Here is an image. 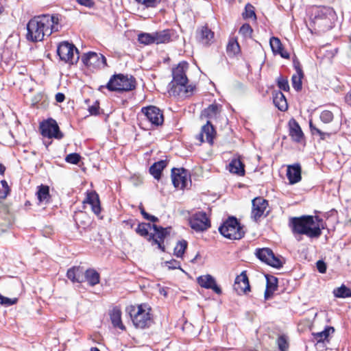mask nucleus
I'll list each match as a JSON object with an SVG mask.
<instances>
[{"label": "nucleus", "mask_w": 351, "mask_h": 351, "mask_svg": "<svg viewBox=\"0 0 351 351\" xmlns=\"http://www.w3.org/2000/svg\"><path fill=\"white\" fill-rule=\"evenodd\" d=\"M243 17L245 19H251L252 17L256 19L254 7L252 4H250V3L246 4V5L245 7V11H244V12H243Z\"/></svg>", "instance_id": "nucleus-44"}, {"label": "nucleus", "mask_w": 351, "mask_h": 351, "mask_svg": "<svg viewBox=\"0 0 351 351\" xmlns=\"http://www.w3.org/2000/svg\"><path fill=\"white\" fill-rule=\"evenodd\" d=\"M253 29L248 23L243 24L239 29V34L245 38H250L252 34Z\"/></svg>", "instance_id": "nucleus-47"}, {"label": "nucleus", "mask_w": 351, "mask_h": 351, "mask_svg": "<svg viewBox=\"0 0 351 351\" xmlns=\"http://www.w3.org/2000/svg\"><path fill=\"white\" fill-rule=\"evenodd\" d=\"M148 240L153 241V243L154 244H156L159 249H160L162 252H165V248L164 245L162 244L163 241H159L158 239H155V234H151Z\"/></svg>", "instance_id": "nucleus-55"}, {"label": "nucleus", "mask_w": 351, "mask_h": 351, "mask_svg": "<svg viewBox=\"0 0 351 351\" xmlns=\"http://www.w3.org/2000/svg\"><path fill=\"white\" fill-rule=\"evenodd\" d=\"M335 16V13L332 8L319 7L315 12L313 21L315 23L320 20V30L324 32L332 27Z\"/></svg>", "instance_id": "nucleus-6"}, {"label": "nucleus", "mask_w": 351, "mask_h": 351, "mask_svg": "<svg viewBox=\"0 0 351 351\" xmlns=\"http://www.w3.org/2000/svg\"><path fill=\"white\" fill-rule=\"evenodd\" d=\"M346 102L351 106V89L350 91L346 94L345 97Z\"/></svg>", "instance_id": "nucleus-62"}, {"label": "nucleus", "mask_w": 351, "mask_h": 351, "mask_svg": "<svg viewBox=\"0 0 351 351\" xmlns=\"http://www.w3.org/2000/svg\"><path fill=\"white\" fill-rule=\"evenodd\" d=\"M171 178L176 188L184 189L188 183L189 173L184 168H173L171 169Z\"/></svg>", "instance_id": "nucleus-14"}, {"label": "nucleus", "mask_w": 351, "mask_h": 351, "mask_svg": "<svg viewBox=\"0 0 351 351\" xmlns=\"http://www.w3.org/2000/svg\"><path fill=\"white\" fill-rule=\"evenodd\" d=\"M61 19L62 16L59 14H41L33 17L27 24V40L33 43L40 42L45 36L58 32Z\"/></svg>", "instance_id": "nucleus-1"}, {"label": "nucleus", "mask_w": 351, "mask_h": 351, "mask_svg": "<svg viewBox=\"0 0 351 351\" xmlns=\"http://www.w3.org/2000/svg\"><path fill=\"white\" fill-rule=\"evenodd\" d=\"M40 133L44 137L49 138H54L56 139H62L64 137L63 133L60 130V128L56 120L49 119L40 123Z\"/></svg>", "instance_id": "nucleus-9"}, {"label": "nucleus", "mask_w": 351, "mask_h": 351, "mask_svg": "<svg viewBox=\"0 0 351 351\" xmlns=\"http://www.w3.org/2000/svg\"><path fill=\"white\" fill-rule=\"evenodd\" d=\"M276 343H277L278 349L280 351H287L288 348H289V343H288L287 338L285 335H280L276 340Z\"/></svg>", "instance_id": "nucleus-40"}, {"label": "nucleus", "mask_w": 351, "mask_h": 351, "mask_svg": "<svg viewBox=\"0 0 351 351\" xmlns=\"http://www.w3.org/2000/svg\"><path fill=\"white\" fill-rule=\"evenodd\" d=\"M80 159H81V156L77 153L69 154L65 158V160L66 162L73 164V165L78 164Z\"/></svg>", "instance_id": "nucleus-49"}, {"label": "nucleus", "mask_w": 351, "mask_h": 351, "mask_svg": "<svg viewBox=\"0 0 351 351\" xmlns=\"http://www.w3.org/2000/svg\"><path fill=\"white\" fill-rule=\"evenodd\" d=\"M138 4L143 6L145 8H156L159 3V0H134Z\"/></svg>", "instance_id": "nucleus-45"}, {"label": "nucleus", "mask_w": 351, "mask_h": 351, "mask_svg": "<svg viewBox=\"0 0 351 351\" xmlns=\"http://www.w3.org/2000/svg\"><path fill=\"white\" fill-rule=\"evenodd\" d=\"M76 1L80 5L89 8H93L95 5V3L93 0H76Z\"/></svg>", "instance_id": "nucleus-59"}, {"label": "nucleus", "mask_w": 351, "mask_h": 351, "mask_svg": "<svg viewBox=\"0 0 351 351\" xmlns=\"http://www.w3.org/2000/svg\"><path fill=\"white\" fill-rule=\"evenodd\" d=\"M139 210H140L141 213V215H143V218L145 219L150 221L152 222H157V221H158V217L147 213L145 210V209H144V208H143V206L142 205L139 206Z\"/></svg>", "instance_id": "nucleus-52"}, {"label": "nucleus", "mask_w": 351, "mask_h": 351, "mask_svg": "<svg viewBox=\"0 0 351 351\" xmlns=\"http://www.w3.org/2000/svg\"><path fill=\"white\" fill-rule=\"evenodd\" d=\"M138 41L145 45L154 44V32L139 34L138 36Z\"/></svg>", "instance_id": "nucleus-39"}, {"label": "nucleus", "mask_w": 351, "mask_h": 351, "mask_svg": "<svg viewBox=\"0 0 351 351\" xmlns=\"http://www.w3.org/2000/svg\"><path fill=\"white\" fill-rule=\"evenodd\" d=\"M289 225L293 234H304L310 238H319L322 235V230L324 226H315L313 216L303 215L300 217L290 219Z\"/></svg>", "instance_id": "nucleus-2"}, {"label": "nucleus", "mask_w": 351, "mask_h": 351, "mask_svg": "<svg viewBox=\"0 0 351 351\" xmlns=\"http://www.w3.org/2000/svg\"><path fill=\"white\" fill-rule=\"evenodd\" d=\"M275 54H279L283 58L289 59L290 56L289 53L284 49V47H282V49L278 51Z\"/></svg>", "instance_id": "nucleus-60"}, {"label": "nucleus", "mask_w": 351, "mask_h": 351, "mask_svg": "<svg viewBox=\"0 0 351 351\" xmlns=\"http://www.w3.org/2000/svg\"><path fill=\"white\" fill-rule=\"evenodd\" d=\"M315 223L317 222V224H322L324 226V221L322 218L318 216L313 217Z\"/></svg>", "instance_id": "nucleus-63"}, {"label": "nucleus", "mask_w": 351, "mask_h": 351, "mask_svg": "<svg viewBox=\"0 0 351 351\" xmlns=\"http://www.w3.org/2000/svg\"><path fill=\"white\" fill-rule=\"evenodd\" d=\"M309 127H310L312 134H318L322 140H325L327 137H329L330 136V133L324 132L322 130H320L319 128H316V126L313 124L312 121H310Z\"/></svg>", "instance_id": "nucleus-43"}, {"label": "nucleus", "mask_w": 351, "mask_h": 351, "mask_svg": "<svg viewBox=\"0 0 351 351\" xmlns=\"http://www.w3.org/2000/svg\"><path fill=\"white\" fill-rule=\"evenodd\" d=\"M165 264L169 269H179L184 272V271L181 268L180 263L178 261L171 259L170 261H166Z\"/></svg>", "instance_id": "nucleus-53"}, {"label": "nucleus", "mask_w": 351, "mask_h": 351, "mask_svg": "<svg viewBox=\"0 0 351 351\" xmlns=\"http://www.w3.org/2000/svg\"><path fill=\"white\" fill-rule=\"evenodd\" d=\"M36 195L40 202L48 203L50 199L49 187L43 184L39 186Z\"/></svg>", "instance_id": "nucleus-34"}, {"label": "nucleus", "mask_w": 351, "mask_h": 351, "mask_svg": "<svg viewBox=\"0 0 351 351\" xmlns=\"http://www.w3.org/2000/svg\"><path fill=\"white\" fill-rule=\"evenodd\" d=\"M173 31L169 29H163L154 32V43L162 44L167 43L171 41Z\"/></svg>", "instance_id": "nucleus-26"}, {"label": "nucleus", "mask_w": 351, "mask_h": 351, "mask_svg": "<svg viewBox=\"0 0 351 351\" xmlns=\"http://www.w3.org/2000/svg\"><path fill=\"white\" fill-rule=\"evenodd\" d=\"M269 44L274 53H276L279 50H281L282 47H283L280 40L278 38L274 36L270 38Z\"/></svg>", "instance_id": "nucleus-41"}, {"label": "nucleus", "mask_w": 351, "mask_h": 351, "mask_svg": "<svg viewBox=\"0 0 351 351\" xmlns=\"http://www.w3.org/2000/svg\"><path fill=\"white\" fill-rule=\"evenodd\" d=\"M301 166L296 163L287 167V176L290 184H293L301 180Z\"/></svg>", "instance_id": "nucleus-22"}, {"label": "nucleus", "mask_w": 351, "mask_h": 351, "mask_svg": "<svg viewBox=\"0 0 351 351\" xmlns=\"http://www.w3.org/2000/svg\"><path fill=\"white\" fill-rule=\"evenodd\" d=\"M136 80L133 76L125 75L122 73L111 76L106 88L110 91L128 92L135 89Z\"/></svg>", "instance_id": "nucleus-4"}, {"label": "nucleus", "mask_w": 351, "mask_h": 351, "mask_svg": "<svg viewBox=\"0 0 351 351\" xmlns=\"http://www.w3.org/2000/svg\"><path fill=\"white\" fill-rule=\"evenodd\" d=\"M219 232L224 237L232 240L241 239L245 235L243 226L234 217H229L219 227Z\"/></svg>", "instance_id": "nucleus-5"}, {"label": "nucleus", "mask_w": 351, "mask_h": 351, "mask_svg": "<svg viewBox=\"0 0 351 351\" xmlns=\"http://www.w3.org/2000/svg\"><path fill=\"white\" fill-rule=\"evenodd\" d=\"M17 298H9L0 294V304L5 306H12L17 302Z\"/></svg>", "instance_id": "nucleus-51"}, {"label": "nucleus", "mask_w": 351, "mask_h": 351, "mask_svg": "<svg viewBox=\"0 0 351 351\" xmlns=\"http://www.w3.org/2000/svg\"><path fill=\"white\" fill-rule=\"evenodd\" d=\"M151 228H152V226L149 223H139L135 232L141 237H148L149 239L151 235L149 234V230Z\"/></svg>", "instance_id": "nucleus-37"}, {"label": "nucleus", "mask_w": 351, "mask_h": 351, "mask_svg": "<svg viewBox=\"0 0 351 351\" xmlns=\"http://www.w3.org/2000/svg\"><path fill=\"white\" fill-rule=\"evenodd\" d=\"M110 318L112 326L114 328H118L122 330L125 329V326L121 320V311L119 307H114L109 313Z\"/></svg>", "instance_id": "nucleus-25"}, {"label": "nucleus", "mask_w": 351, "mask_h": 351, "mask_svg": "<svg viewBox=\"0 0 351 351\" xmlns=\"http://www.w3.org/2000/svg\"><path fill=\"white\" fill-rule=\"evenodd\" d=\"M66 276L73 283L84 282V271L80 267H73L69 269Z\"/></svg>", "instance_id": "nucleus-27"}, {"label": "nucleus", "mask_w": 351, "mask_h": 351, "mask_svg": "<svg viewBox=\"0 0 351 351\" xmlns=\"http://www.w3.org/2000/svg\"><path fill=\"white\" fill-rule=\"evenodd\" d=\"M168 161L167 160H161L154 162L149 167V173L156 180H160L161 178L162 171L167 167Z\"/></svg>", "instance_id": "nucleus-28"}, {"label": "nucleus", "mask_w": 351, "mask_h": 351, "mask_svg": "<svg viewBox=\"0 0 351 351\" xmlns=\"http://www.w3.org/2000/svg\"><path fill=\"white\" fill-rule=\"evenodd\" d=\"M319 117L323 123H329L333 120L334 116L331 111L324 110L321 112Z\"/></svg>", "instance_id": "nucleus-48"}, {"label": "nucleus", "mask_w": 351, "mask_h": 351, "mask_svg": "<svg viewBox=\"0 0 351 351\" xmlns=\"http://www.w3.org/2000/svg\"><path fill=\"white\" fill-rule=\"evenodd\" d=\"M188 63L186 62L179 63L177 67L172 71L173 80L169 84L188 83V78L186 75Z\"/></svg>", "instance_id": "nucleus-17"}, {"label": "nucleus", "mask_w": 351, "mask_h": 351, "mask_svg": "<svg viewBox=\"0 0 351 351\" xmlns=\"http://www.w3.org/2000/svg\"><path fill=\"white\" fill-rule=\"evenodd\" d=\"M229 171L239 176L245 174L244 165L239 159L232 160L229 164Z\"/></svg>", "instance_id": "nucleus-33"}, {"label": "nucleus", "mask_w": 351, "mask_h": 351, "mask_svg": "<svg viewBox=\"0 0 351 351\" xmlns=\"http://www.w3.org/2000/svg\"><path fill=\"white\" fill-rule=\"evenodd\" d=\"M293 67L295 69L296 73H297L298 75H302V74H304L302 69L301 64H300L299 60L297 58H294L293 59Z\"/></svg>", "instance_id": "nucleus-56"}, {"label": "nucleus", "mask_w": 351, "mask_h": 351, "mask_svg": "<svg viewBox=\"0 0 351 351\" xmlns=\"http://www.w3.org/2000/svg\"><path fill=\"white\" fill-rule=\"evenodd\" d=\"M266 289L265 291V299L269 300L271 298L274 292L278 287V278L274 276L266 275Z\"/></svg>", "instance_id": "nucleus-24"}, {"label": "nucleus", "mask_w": 351, "mask_h": 351, "mask_svg": "<svg viewBox=\"0 0 351 351\" xmlns=\"http://www.w3.org/2000/svg\"><path fill=\"white\" fill-rule=\"evenodd\" d=\"M277 85L280 90L284 91L289 90V85L288 80L282 77H279L277 80Z\"/></svg>", "instance_id": "nucleus-50"}, {"label": "nucleus", "mask_w": 351, "mask_h": 351, "mask_svg": "<svg viewBox=\"0 0 351 351\" xmlns=\"http://www.w3.org/2000/svg\"><path fill=\"white\" fill-rule=\"evenodd\" d=\"M304 77V74L302 75H293L291 78L292 86L293 88L299 91L302 89V79Z\"/></svg>", "instance_id": "nucleus-42"}, {"label": "nucleus", "mask_w": 351, "mask_h": 351, "mask_svg": "<svg viewBox=\"0 0 351 351\" xmlns=\"http://www.w3.org/2000/svg\"><path fill=\"white\" fill-rule=\"evenodd\" d=\"M99 104L97 101H95L94 104L88 107V112L91 115H97L99 112Z\"/></svg>", "instance_id": "nucleus-54"}, {"label": "nucleus", "mask_w": 351, "mask_h": 351, "mask_svg": "<svg viewBox=\"0 0 351 351\" xmlns=\"http://www.w3.org/2000/svg\"><path fill=\"white\" fill-rule=\"evenodd\" d=\"M151 308L145 304L130 305L126 308L133 325L136 328H149L153 324V318L150 313Z\"/></svg>", "instance_id": "nucleus-3"}, {"label": "nucleus", "mask_w": 351, "mask_h": 351, "mask_svg": "<svg viewBox=\"0 0 351 351\" xmlns=\"http://www.w3.org/2000/svg\"><path fill=\"white\" fill-rule=\"evenodd\" d=\"M348 291H350V289L343 285L334 290V295L337 298H348Z\"/></svg>", "instance_id": "nucleus-46"}, {"label": "nucleus", "mask_w": 351, "mask_h": 351, "mask_svg": "<svg viewBox=\"0 0 351 351\" xmlns=\"http://www.w3.org/2000/svg\"><path fill=\"white\" fill-rule=\"evenodd\" d=\"M188 243L185 240L179 241L174 247V255L178 258H182L187 248Z\"/></svg>", "instance_id": "nucleus-38"}, {"label": "nucleus", "mask_w": 351, "mask_h": 351, "mask_svg": "<svg viewBox=\"0 0 351 351\" xmlns=\"http://www.w3.org/2000/svg\"><path fill=\"white\" fill-rule=\"evenodd\" d=\"M234 289L239 295L246 293L250 291V285L246 271H243L235 278Z\"/></svg>", "instance_id": "nucleus-18"}, {"label": "nucleus", "mask_w": 351, "mask_h": 351, "mask_svg": "<svg viewBox=\"0 0 351 351\" xmlns=\"http://www.w3.org/2000/svg\"><path fill=\"white\" fill-rule=\"evenodd\" d=\"M190 227L196 232H203L210 227V221L204 211H198L189 219Z\"/></svg>", "instance_id": "nucleus-10"}, {"label": "nucleus", "mask_w": 351, "mask_h": 351, "mask_svg": "<svg viewBox=\"0 0 351 351\" xmlns=\"http://www.w3.org/2000/svg\"><path fill=\"white\" fill-rule=\"evenodd\" d=\"M216 130L211 122L208 120L206 123L202 127L199 134L196 136V138L200 144L203 142H207L209 145H213Z\"/></svg>", "instance_id": "nucleus-13"}, {"label": "nucleus", "mask_w": 351, "mask_h": 351, "mask_svg": "<svg viewBox=\"0 0 351 351\" xmlns=\"http://www.w3.org/2000/svg\"><path fill=\"white\" fill-rule=\"evenodd\" d=\"M64 99H65V96L63 93H58L56 95V100L57 102L62 103L64 101Z\"/></svg>", "instance_id": "nucleus-61"}, {"label": "nucleus", "mask_w": 351, "mask_h": 351, "mask_svg": "<svg viewBox=\"0 0 351 351\" xmlns=\"http://www.w3.org/2000/svg\"><path fill=\"white\" fill-rule=\"evenodd\" d=\"M169 93L174 96H178L180 97H188L191 96L195 86L189 84L188 83H180L178 84H169Z\"/></svg>", "instance_id": "nucleus-15"}, {"label": "nucleus", "mask_w": 351, "mask_h": 351, "mask_svg": "<svg viewBox=\"0 0 351 351\" xmlns=\"http://www.w3.org/2000/svg\"><path fill=\"white\" fill-rule=\"evenodd\" d=\"M255 254L260 261L276 269L282 267L285 263L282 257L275 256L273 251L268 247L256 249Z\"/></svg>", "instance_id": "nucleus-8"}, {"label": "nucleus", "mask_w": 351, "mask_h": 351, "mask_svg": "<svg viewBox=\"0 0 351 351\" xmlns=\"http://www.w3.org/2000/svg\"><path fill=\"white\" fill-rule=\"evenodd\" d=\"M57 53L61 60L70 64L76 63L80 58L78 49L67 41L59 44Z\"/></svg>", "instance_id": "nucleus-7"}, {"label": "nucleus", "mask_w": 351, "mask_h": 351, "mask_svg": "<svg viewBox=\"0 0 351 351\" xmlns=\"http://www.w3.org/2000/svg\"><path fill=\"white\" fill-rule=\"evenodd\" d=\"M82 61L90 69H101L107 66L106 58L104 55L92 51L84 54Z\"/></svg>", "instance_id": "nucleus-11"}, {"label": "nucleus", "mask_w": 351, "mask_h": 351, "mask_svg": "<svg viewBox=\"0 0 351 351\" xmlns=\"http://www.w3.org/2000/svg\"><path fill=\"white\" fill-rule=\"evenodd\" d=\"M273 102L276 107L280 111H285L288 108V105L285 96L281 91L276 92L273 97Z\"/></svg>", "instance_id": "nucleus-31"}, {"label": "nucleus", "mask_w": 351, "mask_h": 351, "mask_svg": "<svg viewBox=\"0 0 351 351\" xmlns=\"http://www.w3.org/2000/svg\"><path fill=\"white\" fill-rule=\"evenodd\" d=\"M316 266H317V269L319 273H321V274L326 273L327 267H326V264L325 263L324 261H323L322 260H319L316 263Z\"/></svg>", "instance_id": "nucleus-58"}, {"label": "nucleus", "mask_w": 351, "mask_h": 351, "mask_svg": "<svg viewBox=\"0 0 351 351\" xmlns=\"http://www.w3.org/2000/svg\"><path fill=\"white\" fill-rule=\"evenodd\" d=\"M197 280L202 287L210 289L217 294L221 293V288L216 284L215 279L211 275L207 274L199 276Z\"/></svg>", "instance_id": "nucleus-19"}, {"label": "nucleus", "mask_w": 351, "mask_h": 351, "mask_svg": "<svg viewBox=\"0 0 351 351\" xmlns=\"http://www.w3.org/2000/svg\"><path fill=\"white\" fill-rule=\"evenodd\" d=\"M196 38L202 44L208 45L214 38V32L207 26H202L197 29Z\"/></svg>", "instance_id": "nucleus-20"}, {"label": "nucleus", "mask_w": 351, "mask_h": 351, "mask_svg": "<svg viewBox=\"0 0 351 351\" xmlns=\"http://www.w3.org/2000/svg\"><path fill=\"white\" fill-rule=\"evenodd\" d=\"M1 184L2 187L5 190L3 194L1 196V199H5L7 196L10 194V189L8 184V182L5 180H1Z\"/></svg>", "instance_id": "nucleus-57"}, {"label": "nucleus", "mask_w": 351, "mask_h": 351, "mask_svg": "<svg viewBox=\"0 0 351 351\" xmlns=\"http://www.w3.org/2000/svg\"><path fill=\"white\" fill-rule=\"evenodd\" d=\"M335 332V329L332 326H326L324 330L319 332H313V340L317 343L324 342L325 341H328V337L331 333Z\"/></svg>", "instance_id": "nucleus-32"}, {"label": "nucleus", "mask_w": 351, "mask_h": 351, "mask_svg": "<svg viewBox=\"0 0 351 351\" xmlns=\"http://www.w3.org/2000/svg\"><path fill=\"white\" fill-rule=\"evenodd\" d=\"M221 109V105L217 104H210L202 112L201 117L208 119H216L220 113Z\"/></svg>", "instance_id": "nucleus-29"}, {"label": "nucleus", "mask_w": 351, "mask_h": 351, "mask_svg": "<svg viewBox=\"0 0 351 351\" xmlns=\"http://www.w3.org/2000/svg\"><path fill=\"white\" fill-rule=\"evenodd\" d=\"M5 171V166L3 164L0 163V174L4 175Z\"/></svg>", "instance_id": "nucleus-64"}, {"label": "nucleus", "mask_w": 351, "mask_h": 351, "mask_svg": "<svg viewBox=\"0 0 351 351\" xmlns=\"http://www.w3.org/2000/svg\"><path fill=\"white\" fill-rule=\"evenodd\" d=\"M252 209L251 217L254 221H258V220L264 215V213L268 206V202L261 197H257L252 201Z\"/></svg>", "instance_id": "nucleus-16"}, {"label": "nucleus", "mask_w": 351, "mask_h": 351, "mask_svg": "<svg viewBox=\"0 0 351 351\" xmlns=\"http://www.w3.org/2000/svg\"><path fill=\"white\" fill-rule=\"evenodd\" d=\"M141 112L152 125H162L164 122V117L162 110L156 106H149L143 107Z\"/></svg>", "instance_id": "nucleus-12"}, {"label": "nucleus", "mask_w": 351, "mask_h": 351, "mask_svg": "<svg viewBox=\"0 0 351 351\" xmlns=\"http://www.w3.org/2000/svg\"><path fill=\"white\" fill-rule=\"evenodd\" d=\"M87 281L88 284L94 287L99 283L100 275L94 269H88L84 272V281Z\"/></svg>", "instance_id": "nucleus-30"}, {"label": "nucleus", "mask_w": 351, "mask_h": 351, "mask_svg": "<svg viewBox=\"0 0 351 351\" xmlns=\"http://www.w3.org/2000/svg\"><path fill=\"white\" fill-rule=\"evenodd\" d=\"M289 136L291 139L297 143H300L304 138V133L299 123L294 119L289 121Z\"/></svg>", "instance_id": "nucleus-21"}, {"label": "nucleus", "mask_w": 351, "mask_h": 351, "mask_svg": "<svg viewBox=\"0 0 351 351\" xmlns=\"http://www.w3.org/2000/svg\"><path fill=\"white\" fill-rule=\"evenodd\" d=\"M91 206L93 212L99 215L101 213V206L99 195L96 192H90L87 194L86 199L83 202Z\"/></svg>", "instance_id": "nucleus-23"}, {"label": "nucleus", "mask_w": 351, "mask_h": 351, "mask_svg": "<svg viewBox=\"0 0 351 351\" xmlns=\"http://www.w3.org/2000/svg\"><path fill=\"white\" fill-rule=\"evenodd\" d=\"M152 228L155 231L156 239L159 241H164L165 238L170 234L171 228H162L156 224L152 225Z\"/></svg>", "instance_id": "nucleus-35"}, {"label": "nucleus", "mask_w": 351, "mask_h": 351, "mask_svg": "<svg viewBox=\"0 0 351 351\" xmlns=\"http://www.w3.org/2000/svg\"><path fill=\"white\" fill-rule=\"evenodd\" d=\"M226 51L229 56H235L240 51V46L237 40L234 38H230L226 47Z\"/></svg>", "instance_id": "nucleus-36"}]
</instances>
